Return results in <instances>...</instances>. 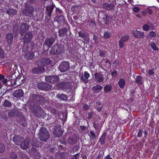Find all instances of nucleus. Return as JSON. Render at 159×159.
Here are the masks:
<instances>
[{
  "mask_svg": "<svg viewBox=\"0 0 159 159\" xmlns=\"http://www.w3.org/2000/svg\"><path fill=\"white\" fill-rule=\"evenodd\" d=\"M39 137L41 141L44 142L46 141L49 138L48 133L45 128L43 127L40 129Z\"/></svg>",
  "mask_w": 159,
  "mask_h": 159,
  "instance_id": "1",
  "label": "nucleus"
},
{
  "mask_svg": "<svg viewBox=\"0 0 159 159\" xmlns=\"http://www.w3.org/2000/svg\"><path fill=\"white\" fill-rule=\"evenodd\" d=\"M45 80L48 82L54 83L58 81L59 77L57 76H47L45 77Z\"/></svg>",
  "mask_w": 159,
  "mask_h": 159,
  "instance_id": "2",
  "label": "nucleus"
},
{
  "mask_svg": "<svg viewBox=\"0 0 159 159\" xmlns=\"http://www.w3.org/2000/svg\"><path fill=\"white\" fill-rule=\"evenodd\" d=\"M69 67V64L66 62H62L59 66V69L61 72H64L66 71Z\"/></svg>",
  "mask_w": 159,
  "mask_h": 159,
  "instance_id": "3",
  "label": "nucleus"
},
{
  "mask_svg": "<svg viewBox=\"0 0 159 159\" xmlns=\"http://www.w3.org/2000/svg\"><path fill=\"white\" fill-rule=\"evenodd\" d=\"M133 33L136 38H143L144 37V33L141 31H138L136 29H134Z\"/></svg>",
  "mask_w": 159,
  "mask_h": 159,
  "instance_id": "4",
  "label": "nucleus"
},
{
  "mask_svg": "<svg viewBox=\"0 0 159 159\" xmlns=\"http://www.w3.org/2000/svg\"><path fill=\"white\" fill-rule=\"evenodd\" d=\"M23 95V92L22 90L19 89L16 90L13 93V96L16 98L21 97Z\"/></svg>",
  "mask_w": 159,
  "mask_h": 159,
  "instance_id": "5",
  "label": "nucleus"
},
{
  "mask_svg": "<svg viewBox=\"0 0 159 159\" xmlns=\"http://www.w3.org/2000/svg\"><path fill=\"white\" fill-rule=\"evenodd\" d=\"M29 27L26 24H23L20 26V34L22 35L25 31L28 30Z\"/></svg>",
  "mask_w": 159,
  "mask_h": 159,
  "instance_id": "6",
  "label": "nucleus"
},
{
  "mask_svg": "<svg viewBox=\"0 0 159 159\" xmlns=\"http://www.w3.org/2000/svg\"><path fill=\"white\" fill-rule=\"evenodd\" d=\"M54 134L57 137H59L62 135V132L60 128H57L54 131Z\"/></svg>",
  "mask_w": 159,
  "mask_h": 159,
  "instance_id": "7",
  "label": "nucleus"
},
{
  "mask_svg": "<svg viewBox=\"0 0 159 159\" xmlns=\"http://www.w3.org/2000/svg\"><path fill=\"white\" fill-rule=\"evenodd\" d=\"M96 80L99 82H102L103 80V78L101 73H96L94 75Z\"/></svg>",
  "mask_w": 159,
  "mask_h": 159,
  "instance_id": "8",
  "label": "nucleus"
},
{
  "mask_svg": "<svg viewBox=\"0 0 159 159\" xmlns=\"http://www.w3.org/2000/svg\"><path fill=\"white\" fill-rule=\"evenodd\" d=\"M6 39L8 43L9 44H11L13 39L12 35L10 33L7 34L6 35Z\"/></svg>",
  "mask_w": 159,
  "mask_h": 159,
  "instance_id": "9",
  "label": "nucleus"
},
{
  "mask_svg": "<svg viewBox=\"0 0 159 159\" xmlns=\"http://www.w3.org/2000/svg\"><path fill=\"white\" fill-rule=\"evenodd\" d=\"M102 6L103 8L109 10L112 9L114 7V6L112 4H108L107 3H104Z\"/></svg>",
  "mask_w": 159,
  "mask_h": 159,
  "instance_id": "10",
  "label": "nucleus"
},
{
  "mask_svg": "<svg viewBox=\"0 0 159 159\" xmlns=\"http://www.w3.org/2000/svg\"><path fill=\"white\" fill-rule=\"evenodd\" d=\"M54 40L53 38H51L46 39L45 43L48 47L51 46L54 43Z\"/></svg>",
  "mask_w": 159,
  "mask_h": 159,
  "instance_id": "11",
  "label": "nucleus"
},
{
  "mask_svg": "<svg viewBox=\"0 0 159 159\" xmlns=\"http://www.w3.org/2000/svg\"><path fill=\"white\" fill-rule=\"evenodd\" d=\"M32 37V35L31 33H29L25 35L24 38V40L25 42V43L29 41H30Z\"/></svg>",
  "mask_w": 159,
  "mask_h": 159,
  "instance_id": "12",
  "label": "nucleus"
},
{
  "mask_svg": "<svg viewBox=\"0 0 159 159\" xmlns=\"http://www.w3.org/2000/svg\"><path fill=\"white\" fill-rule=\"evenodd\" d=\"M102 89V87L101 86L99 85H97L93 87L92 89L94 92L98 93Z\"/></svg>",
  "mask_w": 159,
  "mask_h": 159,
  "instance_id": "13",
  "label": "nucleus"
},
{
  "mask_svg": "<svg viewBox=\"0 0 159 159\" xmlns=\"http://www.w3.org/2000/svg\"><path fill=\"white\" fill-rule=\"evenodd\" d=\"M44 71V69L43 67H40L39 68H36L33 70V71L34 73L38 74V73L43 72Z\"/></svg>",
  "mask_w": 159,
  "mask_h": 159,
  "instance_id": "14",
  "label": "nucleus"
},
{
  "mask_svg": "<svg viewBox=\"0 0 159 159\" xmlns=\"http://www.w3.org/2000/svg\"><path fill=\"white\" fill-rule=\"evenodd\" d=\"M118 84L121 88H123L125 85V81L124 79H121L118 81Z\"/></svg>",
  "mask_w": 159,
  "mask_h": 159,
  "instance_id": "15",
  "label": "nucleus"
},
{
  "mask_svg": "<svg viewBox=\"0 0 159 159\" xmlns=\"http://www.w3.org/2000/svg\"><path fill=\"white\" fill-rule=\"evenodd\" d=\"M57 96L58 98H59L61 100H66L67 99V96L63 94H57Z\"/></svg>",
  "mask_w": 159,
  "mask_h": 159,
  "instance_id": "16",
  "label": "nucleus"
},
{
  "mask_svg": "<svg viewBox=\"0 0 159 159\" xmlns=\"http://www.w3.org/2000/svg\"><path fill=\"white\" fill-rule=\"evenodd\" d=\"M143 29L144 30H145L146 31H148L149 29H151V30L153 29L154 27L153 26H149L145 24V25H144L143 26Z\"/></svg>",
  "mask_w": 159,
  "mask_h": 159,
  "instance_id": "17",
  "label": "nucleus"
},
{
  "mask_svg": "<svg viewBox=\"0 0 159 159\" xmlns=\"http://www.w3.org/2000/svg\"><path fill=\"white\" fill-rule=\"evenodd\" d=\"M67 30L66 29L60 30L59 31V34L61 37H63L65 35L66 33Z\"/></svg>",
  "mask_w": 159,
  "mask_h": 159,
  "instance_id": "18",
  "label": "nucleus"
},
{
  "mask_svg": "<svg viewBox=\"0 0 159 159\" xmlns=\"http://www.w3.org/2000/svg\"><path fill=\"white\" fill-rule=\"evenodd\" d=\"M136 82L139 85H141L143 84V82L141 76L139 75L137 77Z\"/></svg>",
  "mask_w": 159,
  "mask_h": 159,
  "instance_id": "19",
  "label": "nucleus"
},
{
  "mask_svg": "<svg viewBox=\"0 0 159 159\" xmlns=\"http://www.w3.org/2000/svg\"><path fill=\"white\" fill-rule=\"evenodd\" d=\"M7 13L9 15H13L16 14V11L15 10L12 9H9L7 11Z\"/></svg>",
  "mask_w": 159,
  "mask_h": 159,
  "instance_id": "20",
  "label": "nucleus"
},
{
  "mask_svg": "<svg viewBox=\"0 0 159 159\" xmlns=\"http://www.w3.org/2000/svg\"><path fill=\"white\" fill-rule=\"evenodd\" d=\"M28 144L27 143H25V142H22L20 144V147L23 149H26L28 147Z\"/></svg>",
  "mask_w": 159,
  "mask_h": 159,
  "instance_id": "21",
  "label": "nucleus"
},
{
  "mask_svg": "<svg viewBox=\"0 0 159 159\" xmlns=\"http://www.w3.org/2000/svg\"><path fill=\"white\" fill-rule=\"evenodd\" d=\"M111 89V86L110 85H107L104 88V91L106 93L110 92Z\"/></svg>",
  "mask_w": 159,
  "mask_h": 159,
  "instance_id": "22",
  "label": "nucleus"
},
{
  "mask_svg": "<svg viewBox=\"0 0 159 159\" xmlns=\"http://www.w3.org/2000/svg\"><path fill=\"white\" fill-rule=\"evenodd\" d=\"M150 45L154 50L156 51L158 49V48L156 46L155 43L154 42H151Z\"/></svg>",
  "mask_w": 159,
  "mask_h": 159,
  "instance_id": "23",
  "label": "nucleus"
},
{
  "mask_svg": "<svg viewBox=\"0 0 159 159\" xmlns=\"http://www.w3.org/2000/svg\"><path fill=\"white\" fill-rule=\"evenodd\" d=\"M111 35V33L109 32H105L104 34V36L106 39L110 38Z\"/></svg>",
  "mask_w": 159,
  "mask_h": 159,
  "instance_id": "24",
  "label": "nucleus"
},
{
  "mask_svg": "<svg viewBox=\"0 0 159 159\" xmlns=\"http://www.w3.org/2000/svg\"><path fill=\"white\" fill-rule=\"evenodd\" d=\"M11 104L8 100H6L4 103V106L6 107H10L11 106Z\"/></svg>",
  "mask_w": 159,
  "mask_h": 159,
  "instance_id": "25",
  "label": "nucleus"
},
{
  "mask_svg": "<svg viewBox=\"0 0 159 159\" xmlns=\"http://www.w3.org/2000/svg\"><path fill=\"white\" fill-rule=\"evenodd\" d=\"M128 36L125 35L122 37L121 38L120 40L125 42L128 40Z\"/></svg>",
  "mask_w": 159,
  "mask_h": 159,
  "instance_id": "26",
  "label": "nucleus"
},
{
  "mask_svg": "<svg viewBox=\"0 0 159 159\" xmlns=\"http://www.w3.org/2000/svg\"><path fill=\"white\" fill-rule=\"evenodd\" d=\"M149 36L151 37H155L156 36V34L154 31H151L149 33Z\"/></svg>",
  "mask_w": 159,
  "mask_h": 159,
  "instance_id": "27",
  "label": "nucleus"
},
{
  "mask_svg": "<svg viewBox=\"0 0 159 159\" xmlns=\"http://www.w3.org/2000/svg\"><path fill=\"white\" fill-rule=\"evenodd\" d=\"M140 11V8L138 7H135L133 8V11L136 13Z\"/></svg>",
  "mask_w": 159,
  "mask_h": 159,
  "instance_id": "28",
  "label": "nucleus"
},
{
  "mask_svg": "<svg viewBox=\"0 0 159 159\" xmlns=\"http://www.w3.org/2000/svg\"><path fill=\"white\" fill-rule=\"evenodd\" d=\"M84 76L85 79H87L89 77V74L87 71H85L84 72Z\"/></svg>",
  "mask_w": 159,
  "mask_h": 159,
  "instance_id": "29",
  "label": "nucleus"
},
{
  "mask_svg": "<svg viewBox=\"0 0 159 159\" xmlns=\"http://www.w3.org/2000/svg\"><path fill=\"white\" fill-rule=\"evenodd\" d=\"M5 149L4 146L2 144H0V152H3Z\"/></svg>",
  "mask_w": 159,
  "mask_h": 159,
  "instance_id": "30",
  "label": "nucleus"
},
{
  "mask_svg": "<svg viewBox=\"0 0 159 159\" xmlns=\"http://www.w3.org/2000/svg\"><path fill=\"white\" fill-rule=\"evenodd\" d=\"M124 42L121 41L120 40L119 42V46L120 48H122L123 47L124 45Z\"/></svg>",
  "mask_w": 159,
  "mask_h": 159,
  "instance_id": "31",
  "label": "nucleus"
},
{
  "mask_svg": "<svg viewBox=\"0 0 159 159\" xmlns=\"http://www.w3.org/2000/svg\"><path fill=\"white\" fill-rule=\"evenodd\" d=\"M4 56V52L3 50L0 48V57L2 58Z\"/></svg>",
  "mask_w": 159,
  "mask_h": 159,
  "instance_id": "32",
  "label": "nucleus"
},
{
  "mask_svg": "<svg viewBox=\"0 0 159 159\" xmlns=\"http://www.w3.org/2000/svg\"><path fill=\"white\" fill-rule=\"evenodd\" d=\"M117 74V72L116 70H113L111 72V75L113 77H115Z\"/></svg>",
  "mask_w": 159,
  "mask_h": 159,
  "instance_id": "33",
  "label": "nucleus"
},
{
  "mask_svg": "<svg viewBox=\"0 0 159 159\" xmlns=\"http://www.w3.org/2000/svg\"><path fill=\"white\" fill-rule=\"evenodd\" d=\"M44 85H45L46 86V89H50L52 88L51 85L50 84H44Z\"/></svg>",
  "mask_w": 159,
  "mask_h": 159,
  "instance_id": "34",
  "label": "nucleus"
},
{
  "mask_svg": "<svg viewBox=\"0 0 159 159\" xmlns=\"http://www.w3.org/2000/svg\"><path fill=\"white\" fill-rule=\"evenodd\" d=\"M143 131L142 130H139L138 132L137 136L139 137H141L142 136Z\"/></svg>",
  "mask_w": 159,
  "mask_h": 159,
  "instance_id": "35",
  "label": "nucleus"
},
{
  "mask_svg": "<svg viewBox=\"0 0 159 159\" xmlns=\"http://www.w3.org/2000/svg\"><path fill=\"white\" fill-rule=\"evenodd\" d=\"M79 35L82 37L84 38V34L83 33H82L81 31H80L79 32Z\"/></svg>",
  "mask_w": 159,
  "mask_h": 159,
  "instance_id": "36",
  "label": "nucleus"
},
{
  "mask_svg": "<svg viewBox=\"0 0 159 159\" xmlns=\"http://www.w3.org/2000/svg\"><path fill=\"white\" fill-rule=\"evenodd\" d=\"M93 126L95 128H97L98 127V124L96 121H95L94 122Z\"/></svg>",
  "mask_w": 159,
  "mask_h": 159,
  "instance_id": "37",
  "label": "nucleus"
},
{
  "mask_svg": "<svg viewBox=\"0 0 159 159\" xmlns=\"http://www.w3.org/2000/svg\"><path fill=\"white\" fill-rule=\"evenodd\" d=\"M146 11L147 13H148L149 14H151L152 13V11L149 9H146Z\"/></svg>",
  "mask_w": 159,
  "mask_h": 159,
  "instance_id": "38",
  "label": "nucleus"
},
{
  "mask_svg": "<svg viewBox=\"0 0 159 159\" xmlns=\"http://www.w3.org/2000/svg\"><path fill=\"white\" fill-rule=\"evenodd\" d=\"M106 65L107 66V67H108V68H109L110 66V61L109 60L107 61L106 62Z\"/></svg>",
  "mask_w": 159,
  "mask_h": 159,
  "instance_id": "39",
  "label": "nucleus"
},
{
  "mask_svg": "<svg viewBox=\"0 0 159 159\" xmlns=\"http://www.w3.org/2000/svg\"><path fill=\"white\" fill-rule=\"evenodd\" d=\"M2 81L4 84L6 83L7 82V80L6 79L4 78L2 80Z\"/></svg>",
  "mask_w": 159,
  "mask_h": 159,
  "instance_id": "40",
  "label": "nucleus"
},
{
  "mask_svg": "<svg viewBox=\"0 0 159 159\" xmlns=\"http://www.w3.org/2000/svg\"><path fill=\"white\" fill-rule=\"evenodd\" d=\"M93 116V113H90L88 115V118L89 119H90Z\"/></svg>",
  "mask_w": 159,
  "mask_h": 159,
  "instance_id": "41",
  "label": "nucleus"
},
{
  "mask_svg": "<svg viewBox=\"0 0 159 159\" xmlns=\"http://www.w3.org/2000/svg\"><path fill=\"white\" fill-rule=\"evenodd\" d=\"M154 73V72L153 70H149L148 71V74L150 75H152Z\"/></svg>",
  "mask_w": 159,
  "mask_h": 159,
  "instance_id": "42",
  "label": "nucleus"
},
{
  "mask_svg": "<svg viewBox=\"0 0 159 159\" xmlns=\"http://www.w3.org/2000/svg\"><path fill=\"white\" fill-rule=\"evenodd\" d=\"M50 53L51 54H56V53H59V52H55L54 51L52 52V49L51 50L50 52Z\"/></svg>",
  "mask_w": 159,
  "mask_h": 159,
  "instance_id": "43",
  "label": "nucleus"
},
{
  "mask_svg": "<svg viewBox=\"0 0 159 159\" xmlns=\"http://www.w3.org/2000/svg\"><path fill=\"white\" fill-rule=\"evenodd\" d=\"M146 9L145 10L143 11L142 12V14L143 16H145L147 14Z\"/></svg>",
  "mask_w": 159,
  "mask_h": 159,
  "instance_id": "44",
  "label": "nucleus"
},
{
  "mask_svg": "<svg viewBox=\"0 0 159 159\" xmlns=\"http://www.w3.org/2000/svg\"><path fill=\"white\" fill-rule=\"evenodd\" d=\"M30 11L29 13L30 14H31L32 13V12L33 11V8L32 7H30Z\"/></svg>",
  "mask_w": 159,
  "mask_h": 159,
  "instance_id": "45",
  "label": "nucleus"
},
{
  "mask_svg": "<svg viewBox=\"0 0 159 159\" xmlns=\"http://www.w3.org/2000/svg\"><path fill=\"white\" fill-rule=\"evenodd\" d=\"M4 78V76L2 75H0V80H2Z\"/></svg>",
  "mask_w": 159,
  "mask_h": 159,
  "instance_id": "46",
  "label": "nucleus"
},
{
  "mask_svg": "<svg viewBox=\"0 0 159 159\" xmlns=\"http://www.w3.org/2000/svg\"><path fill=\"white\" fill-rule=\"evenodd\" d=\"M102 106H100L99 107H97V110L98 111H100L102 109Z\"/></svg>",
  "mask_w": 159,
  "mask_h": 159,
  "instance_id": "47",
  "label": "nucleus"
},
{
  "mask_svg": "<svg viewBox=\"0 0 159 159\" xmlns=\"http://www.w3.org/2000/svg\"><path fill=\"white\" fill-rule=\"evenodd\" d=\"M106 134L105 133H104L102 135V137L103 138H105L106 136Z\"/></svg>",
  "mask_w": 159,
  "mask_h": 159,
  "instance_id": "48",
  "label": "nucleus"
},
{
  "mask_svg": "<svg viewBox=\"0 0 159 159\" xmlns=\"http://www.w3.org/2000/svg\"><path fill=\"white\" fill-rule=\"evenodd\" d=\"M93 39L95 40H96L98 39V37L97 36L94 35L93 36Z\"/></svg>",
  "mask_w": 159,
  "mask_h": 159,
  "instance_id": "49",
  "label": "nucleus"
},
{
  "mask_svg": "<svg viewBox=\"0 0 159 159\" xmlns=\"http://www.w3.org/2000/svg\"><path fill=\"white\" fill-rule=\"evenodd\" d=\"M46 61L47 62H49V63H50L51 62V60H50L49 59H47Z\"/></svg>",
  "mask_w": 159,
  "mask_h": 159,
  "instance_id": "50",
  "label": "nucleus"
},
{
  "mask_svg": "<svg viewBox=\"0 0 159 159\" xmlns=\"http://www.w3.org/2000/svg\"><path fill=\"white\" fill-rule=\"evenodd\" d=\"M106 159H112L111 157H110L109 156H107L106 157Z\"/></svg>",
  "mask_w": 159,
  "mask_h": 159,
  "instance_id": "51",
  "label": "nucleus"
},
{
  "mask_svg": "<svg viewBox=\"0 0 159 159\" xmlns=\"http://www.w3.org/2000/svg\"><path fill=\"white\" fill-rule=\"evenodd\" d=\"M90 134L91 135H94V133L92 131H91L90 132Z\"/></svg>",
  "mask_w": 159,
  "mask_h": 159,
  "instance_id": "52",
  "label": "nucleus"
},
{
  "mask_svg": "<svg viewBox=\"0 0 159 159\" xmlns=\"http://www.w3.org/2000/svg\"><path fill=\"white\" fill-rule=\"evenodd\" d=\"M19 138V137H18V136H15V137H14V138L13 139V141H15L14 140L15 139H17L18 138Z\"/></svg>",
  "mask_w": 159,
  "mask_h": 159,
  "instance_id": "53",
  "label": "nucleus"
},
{
  "mask_svg": "<svg viewBox=\"0 0 159 159\" xmlns=\"http://www.w3.org/2000/svg\"><path fill=\"white\" fill-rule=\"evenodd\" d=\"M97 104L98 105H101V103L100 102H98L97 103Z\"/></svg>",
  "mask_w": 159,
  "mask_h": 159,
  "instance_id": "54",
  "label": "nucleus"
},
{
  "mask_svg": "<svg viewBox=\"0 0 159 159\" xmlns=\"http://www.w3.org/2000/svg\"><path fill=\"white\" fill-rule=\"evenodd\" d=\"M136 16L140 18V15L139 14H137Z\"/></svg>",
  "mask_w": 159,
  "mask_h": 159,
  "instance_id": "55",
  "label": "nucleus"
},
{
  "mask_svg": "<svg viewBox=\"0 0 159 159\" xmlns=\"http://www.w3.org/2000/svg\"><path fill=\"white\" fill-rule=\"evenodd\" d=\"M92 1L93 3H95V0H92Z\"/></svg>",
  "mask_w": 159,
  "mask_h": 159,
  "instance_id": "56",
  "label": "nucleus"
},
{
  "mask_svg": "<svg viewBox=\"0 0 159 159\" xmlns=\"http://www.w3.org/2000/svg\"><path fill=\"white\" fill-rule=\"evenodd\" d=\"M58 11H59L60 12L61 11V10H59V9H58Z\"/></svg>",
  "mask_w": 159,
  "mask_h": 159,
  "instance_id": "57",
  "label": "nucleus"
},
{
  "mask_svg": "<svg viewBox=\"0 0 159 159\" xmlns=\"http://www.w3.org/2000/svg\"><path fill=\"white\" fill-rule=\"evenodd\" d=\"M8 114H9V116H12V115H11V114H10V113H9Z\"/></svg>",
  "mask_w": 159,
  "mask_h": 159,
  "instance_id": "58",
  "label": "nucleus"
},
{
  "mask_svg": "<svg viewBox=\"0 0 159 159\" xmlns=\"http://www.w3.org/2000/svg\"><path fill=\"white\" fill-rule=\"evenodd\" d=\"M145 134H147V132H146V131H145Z\"/></svg>",
  "mask_w": 159,
  "mask_h": 159,
  "instance_id": "59",
  "label": "nucleus"
},
{
  "mask_svg": "<svg viewBox=\"0 0 159 159\" xmlns=\"http://www.w3.org/2000/svg\"><path fill=\"white\" fill-rule=\"evenodd\" d=\"M137 120H136V121H135V123H136L137 122Z\"/></svg>",
  "mask_w": 159,
  "mask_h": 159,
  "instance_id": "60",
  "label": "nucleus"
},
{
  "mask_svg": "<svg viewBox=\"0 0 159 159\" xmlns=\"http://www.w3.org/2000/svg\"><path fill=\"white\" fill-rule=\"evenodd\" d=\"M71 138H70L69 139V141L70 140H71Z\"/></svg>",
  "mask_w": 159,
  "mask_h": 159,
  "instance_id": "61",
  "label": "nucleus"
},
{
  "mask_svg": "<svg viewBox=\"0 0 159 159\" xmlns=\"http://www.w3.org/2000/svg\"><path fill=\"white\" fill-rule=\"evenodd\" d=\"M15 157H16V155H15Z\"/></svg>",
  "mask_w": 159,
  "mask_h": 159,
  "instance_id": "62",
  "label": "nucleus"
}]
</instances>
